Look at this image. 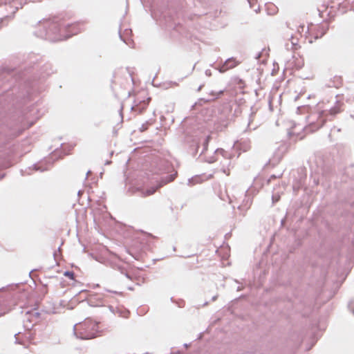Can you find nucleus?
<instances>
[{
  "instance_id": "9b49d317",
  "label": "nucleus",
  "mask_w": 354,
  "mask_h": 354,
  "mask_svg": "<svg viewBox=\"0 0 354 354\" xmlns=\"http://www.w3.org/2000/svg\"><path fill=\"white\" fill-rule=\"evenodd\" d=\"M295 20H292V22H290V21H289V22H288V23H287V26H288V28H292L290 27V26H291V25H294V24H295Z\"/></svg>"
},
{
  "instance_id": "f8f14e48",
  "label": "nucleus",
  "mask_w": 354,
  "mask_h": 354,
  "mask_svg": "<svg viewBox=\"0 0 354 354\" xmlns=\"http://www.w3.org/2000/svg\"><path fill=\"white\" fill-rule=\"evenodd\" d=\"M268 6H270L273 8L274 12H276V10L277 9L273 4H269Z\"/></svg>"
},
{
  "instance_id": "20e7f679",
  "label": "nucleus",
  "mask_w": 354,
  "mask_h": 354,
  "mask_svg": "<svg viewBox=\"0 0 354 354\" xmlns=\"http://www.w3.org/2000/svg\"><path fill=\"white\" fill-rule=\"evenodd\" d=\"M175 178H176V174L170 175L169 176L167 177L166 179L162 180L159 183V185H158V187L156 188L151 187V188L147 189L145 192H143L142 196H151V195L153 194L156 192L157 189L173 181L175 179Z\"/></svg>"
},
{
  "instance_id": "f257e3e1",
  "label": "nucleus",
  "mask_w": 354,
  "mask_h": 354,
  "mask_svg": "<svg viewBox=\"0 0 354 354\" xmlns=\"http://www.w3.org/2000/svg\"><path fill=\"white\" fill-rule=\"evenodd\" d=\"M74 330L77 337L83 339L96 337L100 333L98 323L89 319L76 324Z\"/></svg>"
},
{
  "instance_id": "0eeeda50",
  "label": "nucleus",
  "mask_w": 354,
  "mask_h": 354,
  "mask_svg": "<svg viewBox=\"0 0 354 354\" xmlns=\"http://www.w3.org/2000/svg\"><path fill=\"white\" fill-rule=\"evenodd\" d=\"M290 41H291V44H292V48L293 50H298L299 48H300V46L299 44V41H298V39L297 38H295V37H292L290 39Z\"/></svg>"
},
{
  "instance_id": "f03ea898",
  "label": "nucleus",
  "mask_w": 354,
  "mask_h": 354,
  "mask_svg": "<svg viewBox=\"0 0 354 354\" xmlns=\"http://www.w3.org/2000/svg\"><path fill=\"white\" fill-rule=\"evenodd\" d=\"M151 97L148 96L147 92L144 91L139 93L134 102V105L132 106L131 110L138 114H142L147 109Z\"/></svg>"
},
{
  "instance_id": "39448f33",
  "label": "nucleus",
  "mask_w": 354,
  "mask_h": 354,
  "mask_svg": "<svg viewBox=\"0 0 354 354\" xmlns=\"http://www.w3.org/2000/svg\"><path fill=\"white\" fill-rule=\"evenodd\" d=\"M240 62L237 61L235 58L231 57L227 59L223 64L219 67V71L225 73L228 70L232 69L237 66Z\"/></svg>"
},
{
  "instance_id": "1a4fd4ad",
  "label": "nucleus",
  "mask_w": 354,
  "mask_h": 354,
  "mask_svg": "<svg viewBox=\"0 0 354 354\" xmlns=\"http://www.w3.org/2000/svg\"><path fill=\"white\" fill-rule=\"evenodd\" d=\"M64 276L68 277L71 279H74V273L71 271H66L64 272Z\"/></svg>"
},
{
  "instance_id": "7ed1b4c3",
  "label": "nucleus",
  "mask_w": 354,
  "mask_h": 354,
  "mask_svg": "<svg viewBox=\"0 0 354 354\" xmlns=\"http://www.w3.org/2000/svg\"><path fill=\"white\" fill-rule=\"evenodd\" d=\"M326 28L320 24H310L308 26V35L310 39H317L324 35Z\"/></svg>"
},
{
  "instance_id": "6e6552de",
  "label": "nucleus",
  "mask_w": 354,
  "mask_h": 354,
  "mask_svg": "<svg viewBox=\"0 0 354 354\" xmlns=\"http://www.w3.org/2000/svg\"><path fill=\"white\" fill-rule=\"evenodd\" d=\"M69 28L72 29V35H77L79 32L77 25H71Z\"/></svg>"
},
{
  "instance_id": "423d86ee",
  "label": "nucleus",
  "mask_w": 354,
  "mask_h": 354,
  "mask_svg": "<svg viewBox=\"0 0 354 354\" xmlns=\"http://www.w3.org/2000/svg\"><path fill=\"white\" fill-rule=\"evenodd\" d=\"M343 102L337 101L335 104L330 109L329 113L330 115H336L342 111Z\"/></svg>"
},
{
  "instance_id": "9d476101",
  "label": "nucleus",
  "mask_w": 354,
  "mask_h": 354,
  "mask_svg": "<svg viewBox=\"0 0 354 354\" xmlns=\"http://www.w3.org/2000/svg\"><path fill=\"white\" fill-rule=\"evenodd\" d=\"M304 25H299L298 28H297V31L299 32H301L304 30Z\"/></svg>"
}]
</instances>
